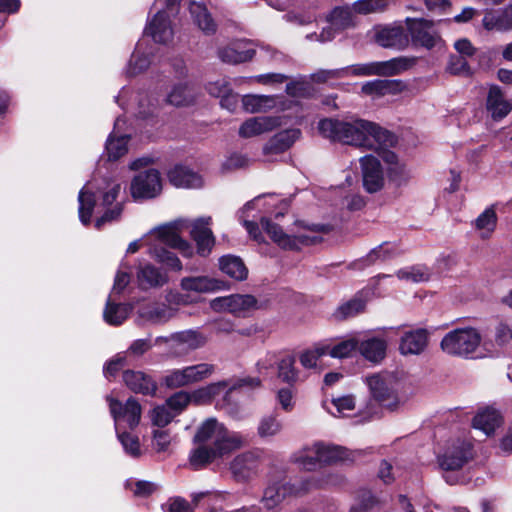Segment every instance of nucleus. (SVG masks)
I'll list each match as a JSON object with an SVG mask.
<instances>
[{
	"instance_id": "nucleus-9",
	"label": "nucleus",
	"mask_w": 512,
	"mask_h": 512,
	"mask_svg": "<svg viewBox=\"0 0 512 512\" xmlns=\"http://www.w3.org/2000/svg\"><path fill=\"white\" fill-rule=\"evenodd\" d=\"M210 307L215 312H228L244 317L249 312L259 309L260 305L253 295L231 294L211 300Z\"/></svg>"
},
{
	"instance_id": "nucleus-35",
	"label": "nucleus",
	"mask_w": 512,
	"mask_h": 512,
	"mask_svg": "<svg viewBox=\"0 0 512 512\" xmlns=\"http://www.w3.org/2000/svg\"><path fill=\"white\" fill-rule=\"evenodd\" d=\"M170 183L177 188H198L202 186V178L184 166H176L168 173Z\"/></svg>"
},
{
	"instance_id": "nucleus-39",
	"label": "nucleus",
	"mask_w": 512,
	"mask_h": 512,
	"mask_svg": "<svg viewBox=\"0 0 512 512\" xmlns=\"http://www.w3.org/2000/svg\"><path fill=\"white\" fill-rule=\"evenodd\" d=\"M220 270L230 278L243 281L247 279L248 269L242 259L234 255H225L219 259Z\"/></svg>"
},
{
	"instance_id": "nucleus-29",
	"label": "nucleus",
	"mask_w": 512,
	"mask_h": 512,
	"mask_svg": "<svg viewBox=\"0 0 512 512\" xmlns=\"http://www.w3.org/2000/svg\"><path fill=\"white\" fill-rule=\"evenodd\" d=\"M301 136L297 128L283 130L269 139L263 148L264 154H279L289 149Z\"/></svg>"
},
{
	"instance_id": "nucleus-38",
	"label": "nucleus",
	"mask_w": 512,
	"mask_h": 512,
	"mask_svg": "<svg viewBox=\"0 0 512 512\" xmlns=\"http://www.w3.org/2000/svg\"><path fill=\"white\" fill-rule=\"evenodd\" d=\"M387 344L381 338H368L365 340L359 339L358 351L368 361L379 362L386 353Z\"/></svg>"
},
{
	"instance_id": "nucleus-8",
	"label": "nucleus",
	"mask_w": 512,
	"mask_h": 512,
	"mask_svg": "<svg viewBox=\"0 0 512 512\" xmlns=\"http://www.w3.org/2000/svg\"><path fill=\"white\" fill-rule=\"evenodd\" d=\"M215 371V365L199 363L181 369H173L164 377L168 388H181L208 379Z\"/></svg>"
},
{
	"instance_id": "nucleus-55",
	"label": "nucleus",
	"mask_w": 512,
	"mask_h": 512,
	"mask_svg": "<svg viewBox=\"0 0 512 512\" xmlns=\"http://www.w3.org/2000/svg\"><path fill=\"white\" fill-rule=\"evenodd\" d=\"M227 386L228 382L226 381L211 383L191 393V401H194L198 404L209 402L214 396L220 394V392L226 389Z\"/></svg>"
},
{
	"instance_id": "nucleus-45",
	"label": "nucleus",
	"mask_w": 512,
	"mask_h": 512,
	"mask_svg": "<svg viewBox=\"0 0 512 512\" xmlns=\"http://www.w3.org/2000/svg\"><path fill=\"white\" fill-rule=\"evenodd\" d=\"M131 310L132 307L130 305L114 303L110 296L103 313L104 320L110 325H120L127 319Z\"/></svg>"
},
{
	"instance_id": "nucleus-64",
	"label": "nucleus",
	"mask_w": 512,
	"mask_h": 512,
	"mask_svg": "<svg viewBox=\"0 0 512 512\" xmlns=\"http://www.w3.org/2000/svg\"><path fill=\"white\" fill-rule=\"evenodd\" d=\"M482 22H483V26L487 30H493V29L504 30V29H506L505 21L503 18V13L499 14V13H496L493 11H488L485 13Z\"/></svg>"
},
{
	"instance_id": "nucleus-30",
	"label": "nucleus",
	"mask_w": 512,
	"mask_h": 512,
	"mask_svg": "<svg viewBox=\"0 0 512 512\" xmlns=\"http://www.w3.org/2000/svg\"><path fill=\"white\" fill-rule=\"evenodd\" d=\"M224 282L208 276H191L181 279L180 287L186 292L209 293L223 288Z\"/></svg>"
},
{
	"instance_id": "nucleus-24",
	"label": "nucleus",
	"mask_w": 512,
	"mask_h": 512,
	"mask_svg": "<svg viewBox=\"0 0 512 512\" xmlns=\"http://www.w3.org/2000/svg\"><path fill=\"white\" fill-rule=\"evenodd\" d=\"M389 146H382L376 152L389 165L388 171L393 182L398 186L406 184L411 178L410 170L399 161L397 155L388 149Z\"/></svg>"
},
{
	"instance_id": "nucleus-15",
	"label": "nucleus",
	"mask_w": 512,
	"mask_h": 512,
	"mask_svg": "<svg viewBox=\"0 0 512 512\" xmlns=\"http://www.w3.org/2000/svg\"><path fill=\"white\" fill-rule=\"evenodd\" d=\"M363 187L368 193H376L384 187L385 178L380 161L372 155L360 160Z\"/></svg>"
},
{
	"instance_id": "nucleus-40",
	"label": "nucleus",
	"mask_w": 512,
	"mask_h": 512,
	"mask_svg": "<svg viewBox=\"0 0 512 512\" xmlns=\"http://www.w3.org/2000/svg\"><path fill=\"white\" fill-rule=\"evenodd\" d=\"M222 428L223 425L216 419H207L195 434L194 442L197 444H206L207 442H210L212 443L211 447H216Z\"/></svg>"
},
{
	"instance_id": "nucleus-2",
	"label": "nucleus",
	"mask_w": 512,
	"mask_h": 512,
	"mask_svg": "<svg viewBox=\"0 0 512 512\" xmlns=\"http://www.w3.org/2000/svg\"><path fill=\"white\" fill-rule=\"evenodd\" d=\"M187 227V220L178 219L152 229L144 237L145 244L149 246V254L168 268L181 271L182 263L179 258L164 246L178 249L184 257H191L193 255V247L179 235Z\"/></svg>"
},
{
	"instance_id": "nucleus-31",
	"label": "nucleus",
	"mask_w": 512,
	"mask_h": 512,
	"mask_svg": "<svg viewBox=\"0 0 512 512\" xmlns=\"http://www.w3.org/2000/svg\"><path fill=\"white\" fill-rule=\"evenodd\" d=\"M123 381L135 393L149 395L155 393L157 389L155 382L141 371H125L123 373Z\"/></svg>"
},
{
	"instance_id": "nucleus-47",
	"label": "nucleus",
	"mask_w": 512,
	"mask_h": 512,
	"mask_svg": "<svg viewBox=\"0 0 512 512\" xmlns=\"http://www.w3.org/2000/svg\"><path fill=\"white\" fill-rule=\"evenodd\" d=\"M219 455L215 447L206 444H198L189 456V463L194 469H199L212 462Z\"/></svg>"
},
{
	"instance_id": "nucleus-57",
	"label": "nucleus",
	"mask_w": 512,
	"mask_h": 512,
	"mask_svg": "<svg viewBox=\"0 0 512 512\" xmlns=\"http://www.w3.org/2000/svg\"><path fill=\"white\" fill-rule=\"evenodd\" d=\"M117 437L126 454L133 458H138L142 455L139 438L128 432H119L116 430Z\"/></svg>"
},
{
	"instance_id": "nucleus-26",
	"label": "nucleus",
	"mask_w": 512,
	"mask_h": 512,
	"mask_svg": "<svg viewBox=\"0 0 512 512\" xmlns=\"http://www.w3.org/2000/svg\"><path fill=\"white\" fill-rule=\"evenodd\" d=\"M486 110L494 121H501L512 111V103L505 99L500 87L491 86L486 99Z\"/></svg>"
},
{
	"instance_id": "nucleus-7",
	"label": "nucleus",
	"mask_w": 512,
	"mask_h": 512,
	"mask_svg": "<svg viewBox=\"0 0 512 512\" xmlns=\"http://www.w3.org/2000/svg\"><path fill=\"white\" fill-rule=\"evenodd\" d=\"M182 1L183 0H156L154 7L165 5V8L160 9V11H165L168 15L172 16L178 12V6ZM189 11L193 22L203 33L212 35L216 32L217 25L201 0H189Z\"/></svg>"
},
{
	"instance_id": "nucleus-3",
	"label": "nucleus",
	"mask_w": 512,
	"mask_h": 512,
	"mask_svg": "<svg viewBox=\"0 0 512 512\" xmlns=\"http://www.w3.org/2000/svg\"><path fill=\"white\" fill-rule=\"evenodd\" d=\"M324 484H337L331 476L326 479L318 476H307L291 483L285 480L284 472H276L271 476L268 486L265 488L262 503L267 509L279 506L286 497L301 496Z\"/></svg>"
},
{
	"instance_id": "nucleus-37",
	"label": "nucleus",
	"mask_w": 512,
	"mask_h": 512,
	"mask_svg": "<svg viewBox=\"0 0 512 512\" xmlns=\"http://www.w3.org/2000/svg\"><path fill=\"white\" fill-rule=\"evenodd\" d=\"M502 417L500 413L493 408H485L480 410L473 418V427L481 430L485 435L493 434L497 427L500 426Z\"/></svg>"
},
{
	"instance_id": "nucleus-56",
	"label": "nucleus",
	"mask_w": 512,
	"mask_h": 512,
	"mask_svg": "<svg viewBox=\"0 0 512 512\" xmlns=\"http://www.w3.org/2000/svg\"><path fill=\"white\" fill-rule=\"evenodd\" d=\"M328 353V345H316L303 351L299 356V361L304 368H316L318 360Z\"/></svg>"
},
{
	"instance_id": "nucleus-23",
	"label": "nucleus",
	"mask_w": 512,
	"mask_h": 512,
	"mask_svg": "<svg viewBox=\"0 0 512 512\" xmlns=\"http://www.w3.org/2000/svg\"><path fill=\"white\" fill-rule=\"evenodd\" d=\"M121 190L120 184H114L104 192L101 205L105 208L103 215L95 222V227L100 229L103 224L117 220L123 210L122 202H115Z\"/></svg>"
},
{
	"instance_id": "nucleus-36",
	"label": "nucleus",
	"mask_w": 512,
	"mask_h": 512,
	"mask_svg": "<svg viewBox=\"0 0 512 512\" xmlns=\"http://www.w3.org/2000/svg\"><path fill=\"white\" fill-rule=\"evenodd\" d=\"M176 310L164 303L148 304L139 309V316L151 323L162 324L175 316Z\"/></svg>"
},
{
	"instance_id": "nucleus-34",
	"label": "nucleus",
	"mask_w": 512,
	"mask_h": 512,
	"mask_svg": "<svg viewBox=\"0 0 512 512\" xmlns=\"http://www.w3.org/2000/svg\"><path fill=\"white\" fill-rule=\"evenodd\" d=\"M241 102L244 111L251 114L270 111L279 103L277 96L252 94L244 95Z\"/></svg>"
},
{
	"instance_id": "nucleus-21",
	"label": "nucleus",
	"mask_w": 512,
	"mask_h": 512,
	"mask_svg": "<svg viewBox=\"0 0 512 512\" xmlns=\"http://www.w3.org/2000/svg\"><path fill=\"white\" fill-rule=\"evenodd\" d=\"M281 125V118L276 116L251 117L239 127L238 134L242 138H252L270 132Z\"/></svg>"
},
{
	"instance_id": "nucleus-20",
	"label": "nucleus",
	"mask_w": 512,
	"mask_h": 512,
	"mask_svg": "<svg viewBox=\"0 0 512 512\" xmlns=\"http://www.w3.org/2000/svg\"><path fill=\"white\" fill-rule=\"evenodd\" d=\"M211 221V217L199 218L191 225L190 234L196 242L198 254L201 256L209 255L215 244V238L210 229Z\"/></svg>"
},
{
	"instance_id": "nucleus-33",
	"label": "nucleus",
	"mask_w": 512,
	"mask_h": 512,
	"mask_svg": "<svg viewBox=\"0 0 512 512\" xmlns=\"http://www.w3.org/2000/svg\"><path fill=\"white\" fill-rule=\"evenodd\" d=\"M498 217L494 206L487 207L472 222V227L477 232L479 238L487 240L491 238L497 227Z\"/></svg>"
},
{
	"instance_id": "nucleus-62",
	"label": "nucleus",
	"mask_w": 512,
	"mask_h": 512,
	"mask_svg": "<svg viewBox=\"0 0 512 512\" xmlns=\"http://www.w3.org/2000/svg\"><path fill=\"white\" fill-rule=\"evenodd\" d=\"M174 417L175 413L170 410L166 403L165 405L155 407L151 412L153 424L159 427L166 426Z\"/></svg>"
},
{
	"instance_id": "nucleus-5",
	"label": "nucleus",
	"mask_w": 512,
	"mask_h": 512,
	"mask_svg": "<svg viewBox=\"0 0 512 512\" xmlns=\"http://www.w3.org/2000/svg\"><path fill=\"white\" fill-rule=\"evenodd\" d=\"M417 62L416 57L400 56L387 61L354 64L343 67L345 78L351 76H394L412 68Z\"/></svg>"
},
{
	"instance_id": "nucleus-32",
	"label": "nucleus",
	"mask_w": 512,
	"mask_h": 512,
	"mask_svg": "<svg viewBox=\"0 0 512 512\" xmlns=\"http://www.w3.org/2000/svg\"><path fill=\"white\" fill-rule=\"evenodd\" d=\"M254 50L247 49L241 41L233 42L230 45L218 50V57L228 64H239L253 58Z\"/></svg>"
},
{
	"instance_id": "nucleus-61",
	"label": "nucleus",
	"mask_w": 512,
	"mask_h": 512,
	"mask_svg": "<svg viewBox=\"0 0 512 512\" xmlns=\"http://www.w3.org/2000/svg\"><path fill=\"white\" fill-rule=\"evenodd\" d=\"M331 403L336 409V412H332L334 416H347L355 409V400L352 395L334 398Z\"/></svg>"
},
{
	"instance_id": "nucleus-53",
	"label": "nucleus",
	"mask_w": 512,
	"mask_h": 512,
	"mask_svg": "<svg viewBox=\"0 0 512 512\" xmlns=\"http://www.w3.org/2000/svg\"><path fill=\"white\" fill-rule=\"evenodd\" d=\"M396 276L399 280L420 283L430 279L431 273L425 266L416 265L405 267L397 271Z\"/></svg>"
},
{
	"instance_id": "nucleus-42",
	"label": "nucleus",
	"mask_w": 512,
	"mask_h": 512,
	"mask_svg": "<svg viewBox=\"0 0 512 512\" xmlns=\"http://www.w3.org/2000/svg\"><path fill=\"white\" fill-rule=\"evenodd\" d=\"M196 93L193 87L187 83H179L173 86L172 90L167 96V102L171 105L189 106L194 103Z\"/></svg>"
},
{
	"instance_id": "nucleus-60",
	"label": "nucleus",
	"mask_w": 512,
	"mask_h": 512,
	"mask_svg": "<svg viewBox=\"0 0 512 512\" xmlns=\"http://www.w3.org/2000/svg\"><path fill=\"white\" fill-rule=\"evenodd\" d=\"M190 402V394L185 391H179L169 397L166 401V404L170 410L175 413L176 416L182 412Z\"/></svg>"
},
{
	"instance_id": "nucleus-52",
	"label": "nucleus",
	"mask_w": 512,
	"mask_h": 512,
	"mask_svg": "<svg viewBox=\"0 0 512 512\" xmlns=\"http://www.w3.org/2000/svg\"><path fill=\"white\" fill-rule=\"evenodd\" d=\"M278 378L283 382L292 384L298 380V371L295 368V358L292 355H285L277 359Z\"/></svg>"
},
{
	"instance_id": "nucleus-51",
	"label": "nucleus",
	"mask_w": 512,
	"mask_h": 512,
	"mask_svg": "<svg viewBox=\"0 0 512 512\" xmlns=\"http://www.w3.org/2000/svg\"><path fill=\"white\" fill-rule=\"evenodd\" d=\"M359 339L356 337H349L343 339L333 346L328 345V353L333 358H348L353 356L358 351Z\"/></svg>"
},
{
	"instance_id": "nucleus-17",
	"label": "nucleus",
	"mask_w": 512,
	"mask_h": 512,
	"mask_svg": "<svg viewBox=\"0 0 512 512\" xmlns=\"http://www.w3.org/2000/svg\"><path fill=\"white\" fill-rule=\"evenodd\" d=\"M170 17L167 12L158 10L146 25L145 33L151 36L156 43H169L174 36Z\"/></svg>"
},
{
	"instance_id": "nucleus-54",
	"label": "nucleus",
	"mask_w": 512,
	"mask_h": 512,
	"mask_svg": "<svg viewBox=\"0 0 512 512\" xmlns=\"http://www.w3.org/2000/svg\"><path fill=\"white\" fill-rule=\"evenodd\" d=\"M127 144L128 137L126 135L116 137L114 134H111L105 146L108 160L115 161L125 155L128 151Z\"/></svg>"
},
{
	"instance_id": "nucleus-6",
	"label": "nucleus",
	"mask_w": 512,
	"mask_h": 512,
	"mask_svg": "<svg viewBox=\"0 0 512 512\" xmlns=\"http://www.w3.org/2000/svg\"><path fill=\"white\" fill-rule=\"evenodd\" d=\"M405 25L409 43L411 42L414 46L427 50H441L445 47V41L435 29L433 21L424 18L408 17L405 19Z\"/></svg>"
},
{
	"instance_id": "nucleus-27",
	"label": "nucleus",
	"mask_w": 512,
	"mask_h": 512,
	"mask_svg": "<svg viewBox=\"0 0 512 512\" xmlns=\"http://www.w3.org/2000/svg\"><path fill=\"white\" fill-rule=\"evenodd\" d=\"M136 278L138 286L142 290L162 287L169 280L165 272L150 263L139 266L136 272Z\"/></svg>"
},
{
	"instance_id": "nucleus-19",
	"label": "nucleus",
	"mask_w": 512,
	"mask_h": 512,
	"mask_svg": "<svg viewBox=\"0 0 512 512\" xmlns=\"http://www.w3.org/2000/svg\"><path fill=\"white\" fill-rule=\"evenodd\" d=\"M375 42L384 48L404 50L409 46V37L402 26H385L376 29Z\"/></svg>"
},
{
	"instance_id": "nucleus-43",
	"label": "nucleus",
	"mask_w": 512,
	"mask_h": 512,
	"mask_svg": "<svg viewBox=\"0 0 512 512\" xmlns=\"http://www.w3.org/2000/svg\"><path fill=\"white\" fill-rule=\"evenodd\" d=\"M401 254L398 245L394 242H383L376 248L372 249L364 261L367 265L374 264L376 262H384L393 259Z\"/></svg>"
},
{
	"instance_id": "nucleus-12",
	"label": "nucleus",
	"mask_w": 512,
	"mask_h": 512,
	"mask_svg": "<svg viewBox=\"0 0 512 512\" xmlns=\"http://www.w3.org/2000/svg\"><path fill=\"white\" fill-rule=\"evenodd\" d=\"M166 342L169 344L174 356H182L190 351L202 347L206 339L197 331L187 330L171 335L170 337H157L155 343Z\"/></svg>"
},
{
	"instance_id": "nucleus-13",
	"label": "nucleus",
	"mask_w": 512,
	"mask_h": 512,
	"mask_svg": "<svg viewBox=\"0 0 512 512\" xmlns=\"http://www.w3.org/2000/svg\"><path fill=\"white\" fill-rule=\"evenodd\" d=\"M130 190L135 200L156 197L162 190L159 172L155 169L140 172L133 178Z\"/></svg>"
},
{
	"instance_id": "nucleus-16",
	"label": "nucleus",
	"mask_w": 512,
	"mask_h": 512,
	"mask_svg": "<svg viewBox=\"0 0 512 512\" xmlns=\"http://www.w3.org/2000/svg\"><path fill=\"white\" fill-rule=\"evenodd\" d=\"M472 458L471 445L465 441H457L438 458L443 470L460 469Z\"/></svg>"
},
{
	"instance_id": "nucleus-14",
	"label": "nucleus",
	"mask_w": 512,
	"mask_h": 512,
	"mask_svg": "<svg viewBox=\"0 0 512 512\" xmlns=\"http://www.w3.org/2000/svg\"><path fill=\"white\" fill-rule=\"evenodd\" d=\"M261 224L270 238L280 247L285 249H296L298 245H310L319 241L316 236H309L307 234L288 235L283 232L282 228L277 224H273L269 219L262 217Z\"/></svg>"
},
{
	"instance_id": "nucleus-28",
	"label": "nucleus",
	"mask_w": 512,
	"mask_h": 512,
	"mask_svg": "<svg viewBox=\"0 0 512 512\" xmlns=\"http://www.w3.org/2000/svg\"><path fill=\"white\" fill-rule=\"evenodd\" d=\"M321 465L337 462H353L359 455V451H351L342 446L325 445L317 443Z\"/></svg>"
},
{
	"instance_id": "nucleus-4",
	"label": "nucleus",
	"mask_w": 512,
	"mask_h": 512,
	"mask_svg": "<svg viewBox=\"0 0 512 512\" xmlns=\"http://www.w3.org/2000/svg\"><path fill=\"white\" fill-rule=\"evenodd\" d=\"M481 341L482 336L476 328H457L445 334L440 342V348L449 356L466 359L476 352Z\"/></svg>"
},
{
	"instance_id": "nucleus-46",
	"label": "nucleus",
	"mask_w": 512,
	"mask_h": 512,
	"mask_svg": "<svg viewBox=\"0 0 512 512\" xmlns=\"http://www.w3.org/2000/svg\"><path fill=\"white\" fill-rule=\"evenodd\" d=\"M151 63L150 52L146 53L144 44L139 42L133 52L126 73L129 76H135L145 71Z\"/></svg>"
},
{
	"instance_id": "nucleus-48",
	"label": "nucleus",
	"mask_w": 512,
	"mask_h": 512,
	"mask_svg": "<svg viewBox=\"0 0 512 512\" xmlns=\"http://www.w3.org/2000/svg\"><path fill=\"white\" fill-rule=\"evenodd\" d=\"M79 202V218L83 225L90 223V218L95 207V195L90 190L89 186H84L78 195Z\"/></svg>"
},
{
	"instance_id": "nucleus-44",
	"label": "nucleus",
	"mask_w": 512,
	"mask_h": 512,
	"mask_svg": "<svg viewBox=\"0 0 512 512\" xmlns=\"http://www.w3.org/2000/svg\"><path fill=\"white\" fill-rule=\"evenodd\" d=\"M244 443L245 438L240 433L229 431L223 426L215 449L218 455L221 456L242 447Z\"/></svg>"
},
{
	"instance_id": "nucleus-50",
	"label": "nucleus",
	"mask_w": 512,
	"mask_h": 512,
	"mask_svg": "<svg viewBox=\"0 0 512 512\" xmlns=\"http://www.w3.org/2000/svg\"><path fill=\"white\" fill-rule=\"evenodd\" d=\"M366 303L360 296H355L337 307L333 313L336 320H345L358 315L365 309Z\"/></svg>"
},
{
	"instance_id": "nucleus-59",
	"label": "nucleus",
	"mask_w": 512,
	"mask_h": 512,
	"mask_svg": "<svg viewBox=\"0 0 512 512\" xmlns=\"http://www.w3.org/2000/svg\"><path fill=\"white\" fill-rule=\"evenodd\" d=\"M282 429L281 422L272 415L263 417L258 425V434L261 438L277 435Z\"/></svg>"
},
{
	"instance_id": "nucleus-22",
	"label": "nucleus",
	"mask_w": 512,
	"mask_h": 512,
	"mask_svg": "<svg viewBox=\"0 0 512 512\" xmlns=\"http://www.w3.org/2000/svg\"><path fill=\"white\" fill-rule=\"evenodd\" d=\"M429 341V333L424 328H418L405 332L399 342V351L402 355H420L423 353Z\"/></svg>"
},
{
	"instance_id": "nucleus-49",
	"label": "nucleus",
	"mask_w": 512,
	"mask_h": 512,
	"mask_svg": "<svg viewBox=\"0 0 512 512\" xmlns=\"http://www.w3.org/2000/svg\"><path fill=\"white\" fill-rule=\"evenodd\" d=\"M353 6L336 7L329 15L328 22L338 30L354 26Z\"/></svg>"
},
{
	"instance_id": "nucleus-18",
	"label": "nucleus",
	"mask_w": 512,
	"mask_h": 512,
	"mask_svg": "<svg viewBox=\"0 0 512 512\" xmlns=\"http://www.w3.org/2000/svg\"><path fill=\"white\" fill-rule=\"evenodd\" d=\"M391 499L387 493L362 491L350 507L349 512H381L389 507Z\"/></svg>"
},
{
	"instance_id": "nucleus-10",
	"label": "nucleus",
	"mask_w": 512,
	"mask_h": 512,
	"mask_svg": "<svg viewBox=\"0 0 512 512\" xmlns=\"http://www.w3.org/2000/svg\"><path fill=\"white\" fill-rule=\"evenodd\" d=\"M372 397L383 407L393 410L399 400L394 389V379L390 375L376 374L366 377Z\"/></svg>"
},
{
	"instance_id": "nucleus-41",
	"label": "nucleus",
	"mask_w": 512,
	"mask_h": 512,
	"mask_svg": "<svg viewBox=\"0 0 512 512\" xmlns=\"http://www.w3.org/2000/svg\"><path fill=\"white\" fill-rule=\"evenodd\" d=\"M292 460L303 470H316L318 467L321 466L317 443H315L312 446L305 447L296 452L292 456Z\"/></svg>"
},
{
	"instance_id": "nucleus-63",
	"label": "nucleus",
	"mask_w": 512,
	"mask_h": 512,
	"mask_svg": "<svg viewBox=\"0 0 512 512\" xmlns=\"http://www.w3.org/2000/svg\"><path fill=\"white\" fill-rule=\"evenodd\" d=\"M448 70L454 75H470L471 70L465 57L451 56L448 63Z\"/></svg>"
},
{
	"instance_id": "nucleus-25",
	"label": "nucleus",
	"mask_w": 512,
	"mask_h": 512,
	"mask_svg": "<svg viewBox=\"0 0 512 512\" xmlns=\"http://www.w3.org/2000/svg\"><path fill=\"white\" fill-rule=\"evenodd\" d=\"M258 467V457L252 452L237 455L230 464L231 472L238 481H246L256 475Z\"/></svg>"
},
{
	"instance_id": "nucleus-58",
	"label": "nucleus",
	"mask_w": 512,
	"mask_h": 512,
	"mask_svg": "<svg viewBox=\"0 0 512 512\" xmlns=\"http://www.w3.org/2000/svg\"><path fill=\"white\" fill-rule=\"evenodd\" d=\"M390 0H358L353 3V10L359 14H369L385 11Z\"/></svg>"
},
{
	"instance_id": "nucleus-11",
	"label": "nucleus",
	"mask_w": 512,
	"mask_h": 512,
	"mask_svg": "<svg viewBox=\"0 0 512 512\" xmlns=\"http://www.w3.org/2000/svg\"><path fill=\"white\" fill-rule=\"evenodd\" d=\"M107 401L109 403L110 413L115 421L116 430H118V426L121 422H125L131 429L138 426L142 409L135 398L130 397L125 403H121L117 399L107 396Z\"/></svg>"
},
{
	"instance_id": "nucleus-1",
	"label": "nucleus",
	"mask_w": 512,
	"mask_h": 512,
	"mask_svg": "<svg viewBox=\"0 0 512 512\" xmlns=\"http://www.w3.org/2000/svg\"><path fill=\"white\" fill-rule=\"evenodd\" d=\"M320 134L332 141L377 151L382 146H393L396 138L377 124L360 119L326 118L318 123Z\"/></svg>"
}]
</instances>
